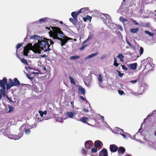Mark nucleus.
Returning <instances> with one entry per match:
<instances>
[{"mask_svg": "<svg viewBox=\"0 0 156 156\" xmlns=\"http://www.w3.org/2000/svg\"><path fill=\"white\" fill-rule=\"evenodd\" d=\"M30 39L37 40L39 47H37L33 50V51L35 53L41 54V50L44 52H48L53 48L54 43L51 39L35 35L31 36Z\"/></svg>", "mask_w": 156, "mask_h": 156, "instance_id": "obj_1", "label": "nucleus"}, {"mask_svg": "<svg viewBox=\"0 0 156 156\" xmlns=\"http://www.w3.org/2000/svg\"><path fill=\"white\" fill-rule=\"evenodd\" d=\"M50 30L49 32L50 35L53 36L54 39L59 40L62 46L65 45L68 40H72L71 38L66 36L60 29L58 27L50 26Z\"/></svg>", "mask_w": 156, "mask_h": 156, "instance_id": "obj_2", "label": "nucleus"}, {"mask_svg": "<svg viewBox=\"0 0 156 156\" xmlns=\"http://www.w3.org/2000/svg\"><path fill=\"white\" fill-rule=\"evenodd\" d=\"M20 131L18 135H9L10 138H12L14 140H17L20 139L23 135V132L25 131L27 134H29L30 133V129H26V126L24 125L22 126L19 129Z\"/></svg>", "mask_w": 156, "mask_h": 156, "instance_id": "obj_3", "label": "nucleus"}, {"mask_svg": "<svg viewBox=\"0 0 156 156\" xmlns=\"http://www.w3.org/2000/svg\"><path fill=\"white\" fill-rule=\"evenodd\" d=\"M101 14L106 18H105L104 17H102V20L104 23L107 24L111 22V18L109 15L106 14Z\"/></svg>", "mask_w": 156, "mask_h": 156, "instance_id": "obj_4", "label": "nucleus"}, {"mask_svg": "<svg viewBox=\"0 0 156 156\" xmlns=\"http://www.w3.org/2000/svg\"><path fill=\"white\" fill-rule=\"evenodd\" d=\"M84 145L86 149L87 150V152L90 151L91 148L92 147H94L93 142L90 140L86 141Z\"/></svg>", "mask_w": 156, "mask_h": 156, "instance_id": "obj_5", "label": "nucleus"}, {"mask_svg": "<svg viewBox=\"0 0 156 156\" xmlns=\"http://www.w3.org/2000/svg\"><path fill=\"white\" fill-rule=\"evenodd\" d=\"M150 60L151 62L152 60L151 58L150 57H148L147 58L142 60V64L144 65H146L145 66V69H149V67L151 66V64L149 62V61Z\"/></svg>", "mask_w": 156, "mask_h": 156, "instance_id": "obj_6", "label": "nucleus"}, {"mask_svg": "<svg viewBox=\"0 0 156 156\" xmlns=\"http://www.w3.org/2000/svg\"><path fill=\"white\" fill-rule=\"evenodd\" d=\"M7 83V79L5 77H4L3 80H0V87L2 88H6L5 85Z\"/></svg>", "mask_w": 156, "mask_h": 156, "instance_id": "obj_7", "label": "nucleus"}, {"mask_svg": "<svg viewBox=\"0 0 156 156\" xmlns=\"http://www.w3.org/2000/svg\"><path fill=\"white\" fill-rule=\"evenodd\" d=\"M9 80L10 81L12 84L13 86H17L20 85V83L17 78H14V81L11 79H10Z\"/></svg>", "mask_w": 156, "mask_h": 156, "instance_id": "obj_8", "label": "nucleus"}, {"mask_svg": "<svg viewBox=\"0 0 156 156\" xmlns=\"http://www.w3.org/2000/svg\"><path fill=\"white\" fill-rule=\"evenodd\" d=\"M109 148L111 152H115L118 150V147L115 144H112L110 145Z\"/></svg>", "mask_w": 156, "mask_h": 156, "instance_id": "obj_9", "label": "nucleus"}, {"mask_svg": "<svg viewBox=\"0 0 156 156\" xmlns=\"http://www.w3.org/2000/svg\"><path fill=\"white\" fill-rule=\"evenodd\" d=\"M49 19V18L48 17H44L41 18L39 20L35 21L34 23H45Z\"/></svg>", "mask_w": 156, "mask_h": 156, "instance_id": "obj_10", "label": "nucleus"}, {"mask_svg": "<svg viewBox=\"0 0 156 156\" xmlns=\"http://www.w3.org/2000/svg\"><path fill=\"white\" fill-rule=\"evenodd\" d=\"M102 155H103V156H108V152L106 149L103 148L99 152V156H101Z\"/></svg>", "mask_w": 156, "mask_h": 156, "instance_id": "obj_11", "label": "nucleus"}, {"mask_svg": "<svg viewBox=\"0 0 156 156\" xmlns=\"http://www.w3.org/2000/svg\"><path fill=\"white\" fill-rule=\"evenodd\" d=\"M80 13H79V11L77 12H72L71 15L75 19L76 21H77V16L78 14Z\"/></svg>", "mask_w": 156, "mask_h": 156, "instance_id": "obj_12", "label": "nucleus"}, {"mask_svg": "<svg viewBox=\"0 0 156 156\" xmlns=\"http://www.w3.org/2000/svg\"><path fill=\"white\" fill-rule=\"evenodd\" d=\"M89 8L88 7H84L80 9L79 11V13H81V12H86L87 13L88 12Z\"/></svg>", "mask_w": 156, "mask_h": 156, "instance_id": "obj_13", "label": "nucleus"}, {"mask_svg": "<svg viewBox=\"0 0 156 156\" xmlns=\"http://www.w3.org/2000/svg\"><path fill=\"white\" fill-rule=\"evenodd\" d=\"M76 114L75 112L74 113L71 112H68L67 113L66 115L69 117L71 118H73L74 116Z\"/></svg>", "mask_w": 156, "mask_h": 156, "instance_id": "obj_14", "label": "nucleus"}, {"mask_svg": "<svg viewBox=\"0 0 156 156\" xmlns=\"http://www.w3.org/2000/svg\"><path fill=\"white\" fill-rule=\"evenodd\" d=\"M137 63H135L130 64V67L132 69H135L137 67Z\"/></svg>", "mask_w": 156, "mask_h": 156, "instance_id": "obj_15", "label": "nucleus"}, {"mask_svg": "<svg viewBox=\"0 0 156 156\" xmlns=\"http://www.w3.org/2000/svg\"><path fill=\"white\" fill-rule=\"evenodd\" d=\"M88 152H87V150H86L84 148H83L82 149L81 152L83 156H86Z\"/></svg>", "mask_w": 156, "mask_h": 156, "instance_id": "obj_16", "label": "nucleus"}, {"mask_svg": "<svg viewBox=\"0 0 156 156\" xmlns=\"http://www.w3.org/2000/svg\"><path fill=\"white\" fill-rule=\"evenodd\" d=\"M98 55V52L93 53L85 58V59L92 58Z\"/></svg>", "mask_w": 156, "mask_h": 156, "instance_id": "obj_17", "label": "nucleus"}, {"mask_svg": "<svg viewBox=\"0 0 156 156\" xmlns=\"http://www.w3.org/2000/svg\"><path fill=\"white\" fill-rule=\"evenodd\" d=\"M78 91L80 92L82 94H84L85 93V90L82 87H80L78 88Z\"/></svg>", "mask_w": 156, "mask_h": 156, "instance_id": "obj_18", "label": "nucleus"}, {"mask_svg": "<svg viewBox=\"0 0 156 156\" xmlns=\"http://www.w3.org/2000/svg\"><path fill=\"white\" fill-rule=\"evenodd\" d=\"M125 148L122 147H119V150L118 151L119 153V151L122 153H123L125 151Z\"/></svg>", "mask_w": 156, "mask_h": 156, "instance_id": "obj_19", "label": "nucleus"}, {"mask_svg": "<svg viewBox=\"0 0 156 156\" xmlns=\"http://www.w3.org/2000/svg\"><path fill=\"white\" fill-rule=\"evenodd\" d=\"M98 119L99 120H100L101 122H104L105 121H104V117L103 116H101L98 114Z\"/></svg>", "mask_w": 156, "mask_h": 156, "instance_id": "obj_20", "label": "nucleus"}, {"mask_svg": "<svg viewBox=\"0 0 156 156\" xmlns=\"http://www.w3.org/2000/svg\"><path fill=\"white\" fill-rule=\"evenodd\" d=\"M88 120L87 118L85 117H83L82 118H81L80 121L81 122H82L85 123H86L87 122V121Z\"/></svg>", "mask_w": 156, "mask_h": 156, "instance_id": "obj_21", "label": "nucleus"}, {"mask_svg": "<svg viewBox=\"0 0 156 156\" xmlns=\"http://www.w3.org/2000/svg\"><path fill=\"white\" fill-rule=\"evenodd\" d=\"M10 133V130L9 129H7L5 130V135L6 136H7L8 138H10L9 136V135H11V134H9ZM12 139V138H11Z\"/></svg>", "mask_w": 156, "mask_h": 156, "instance_id": "obj_22", "label": "nucleus"}, {"mask_svg": "<svg viewBox=\"0 0 156 156\" xmlns=\"http://www.w3.org/2000/svg\"><path fill=\"white\" fill-rule=\"evenodd\" d=\"M117 57L119 58L121 62H123L124 61L123 58L124 57L122 53L119 54L118 55Z\"/></svg>", "mask_w": 156, "mask_h": 156, "instance_id": "obj_23", "label": "nucleus"}, {"mask_svg": "<svg viewBox=\"0 0 156 156\" xmlns=\"http://www.w3.org/2000/svg\"><path fill=\"white\" fill-rule=\"evenodd\" d=\"M89 151L90 152H91L92 153H95L97 152V148L92 147Z\"/></svg>", "mask_w": 156, "mask_h": 156, "instance_id": "obj_24", "label": "nucleus"}, {"mask_svg": "<svg viewBox=\"0 0 156 156\" xmlns=\"http://www.w3.org/2000/svg\"><path fill=\"white\" fill-rule=\"evenodd\" d=\"M103 146V144L102 142L98 140V149L101 148Z\"/></svg>", "mask_w": 156, "mask_h": 156, "instance_id": "obj_25", "label": "nucleus"}, {"mask_svg": "<svg viewBox=\"0 0 156 156\" xmlns=\"http://www.w3.org/2000/svg\"><path fill=\"white\" fill-rule=\"evenodd\" d=\"M139 30V29L138 28H135L134 29H131L130 30V32L132 33H136Z\"/></svg>", "mask_w": 156, "mask_h": 156, "instance_id": "obj_26", "label": "nucleus"}, {"mask_svg": "<svg viewBox=\"0 0 156 156\" xmlns=\"http://www.w3.org/2000/svg\"><path fill=\"white\" fill-rule=\"evenodd\" d=\"M120 20L122 23H124L128 21L127 19L124 18L123 17L121 16L119 18Z\"/></svg>", "mask_w": 156, "mask_h": 156, "instance_id": "obj_27", "label": "nucleus"}, {"mask_svg": "<svg viewBox=\"0 0 156 156\" xmlns=\"http://www.w3.org/2000/svg\"><path fill=\"white\" fill-rule=\"evenodd\" d=\"M69 78L70 80V82L73 85H75V82L74 79L72 78V77H71L70 76H69Z\"/></svg>", "mask_w": 156, "mask_h": 156, "instance_id": "obj_28", "label": "nucleus"}, {"mask_svg": "<svg viewBox=\"0 0 156 156\" xmlns=\"http://www.w3.org/2000/svg\"><path fill=\"white\" fill-rule=\"evenodd\" d=\"M80 99H81L83 101H85L86 102V103H87V104L89 106H90L89 103L88 101L83 96H80Z\"/></svg>", "mask_w": 156, "mask_h": 156, "instance_id": "obj_29", "label": "nucleus"}, {"mask_svg": "<svg viewBox=\"0 0 156 156\" xmlns=\"http://www.w3.org/2000/svg\"><path fill=\"white\" fill-rule=\"evenodd\" d=\"M2 89L0 90V92L4 96H5V90L6 88H2Z\"/></svg>", "mask_w": 156, "mask_h": 156, "instance_id": "obj_30", "label": "nucleus"}, {"mask_svg": "<svg viewBox=\"0 0 156 156\" xmlns=\"http://www.w3.org/2000/svg\"><path fill=\"white\" fill-rule=\"evenodd\" d=\"M9 81L10 84H7L6 85V88L7 90L9 89V88H11L13 86L12 84V83L10 81Z\"/></svg>", "mask_w": 156, "mask_h": 156, "instance_id": "obj_31", "label": "nucleus"}, {"mask_svg": "<svg viewBox=\"0 0 156 156\" xmlns=\"http://www.w3.org/2000/svg\"><path fill=\"white\" fill-rule=\"evenodd\" d=\"M80 56L78 55H75V56H71L70 59L71 60H73V59H78L80 58Z\"/></svg>", "mask_w": 156, "mask_h": 156, "instance_id": "obj_32", "label": "nucleus"}, {"mask_svg": "<svg viewBox=\"0 0 156 156\" xmlns=\"http://www.w3.org/2000/svg\"><path fill=\"white\" fill-rule=\"evenodd\" d=\"M98 76H99L98 77V80L100 82V83H102L103 81L102 78L103 76L102 75L99 74L98 75Z\"/></svg>", "mask_w": 156, "mask_h": 156, "instance_id": "obj_33", "label": "nucleus"}, {"mask_svg": "<svg viewBox=\"0 0 156 156\" xmlns=\"http://www.w3.org/2000/svg\"><path fill=\"white\" fill-rule=\"evenodd\" d=\"M144 32L146 34H148L149 35L153 37L154 35V34L153 33H151L150 32H149V31H147V30L145 31Z\"/></svg>", "mask_w": 156, "mask_h": 156, "instance_id": "obj_34", "label": "nucleus"}, {"mask_svg": "<svg viewBox=\"0 0 156 156\" xmlns=\"http://www.w3.org/2000/svg\"><path fill=\"white\" fill-rule=\"evenodd\" d=\"M69 20L70 22H71L73 24H75L76 22H77L76 20L74 19V18H70L69 19Z\"/></svg>", "mask_w": 156, "mask_h": 156, "instance_id": "obj_35", "label": "nucleus"}, {"mask_svg": "<svg viewBox=\"0 0 156 156\" xmlns=\"http://www.w3.org/2000/svg\"><path fill=\"white\" fill-rule=\"evenodd\" d=\"M113 65L116 67H118L119 65L118 63H117V61L115 58H114Z\"/></svg>", "mask_w": 156, "mask_h": 156, "instance_id": "obj_36", "label": "nucleus"}, {"mask_svg": "<svg viewBox=\"0 0 156 156\" xmlns=\"http://www.w3.org/2000/svg\"><path fill=\"white\" fill-rule=\"evenodd\" d=\"M126 42L127 43V44H128V45L131 48H135V47L133 45H132L130 43V42H129V41H128V40H127L126 41Z\"/></svg>", "mask_w": 156, "mask_h": 156, "instance_id": "obj_37", "label": "nucleus"}, {"mask_svg": "<svg viewBox=\"0 0 156 156\" xmlns=\"http://www.w3.org/2000/svg\"><path fill=\"white\" fill-rule=\"evenodd\" d=\"M9 111L8 112H11L13 110V108L11 106H9Z\"/></svg>", "mask_w": 156, "mask_h": 156, "instance_id": "obj_38", "label": "nucleus"}, {"mask_svg": "<svg viewBox=\"0 0 156 156\" xmlns=\"http://www.w3.org/2000/svg\"><path fill=\"white\" fill-rule=\"evenodd\" d=\"M143 51L144 49L142 47H140L139 51V53L140 55L143 54Z\"/></svg>", "mask_w": 156, "mask_h": 156, "instance_id": "obj_39", "label": "nucleus"}, {"mask_svg": "<svg viewBox=\"0 0 156 156\" xmlns=\"http://www.w3.org/2000/svg\"><path fill=\"white\" fill-rule=\"evenodd\" d=\"M87 46V44H85L83 45L82 47H81L79 48L80 50V51L83 50Z\"/></svg>", "mask_w": 156, "mask_h": 156, "instance_id": "obj_40", "label": "nucleus"}, {"mask_svg": "<svg viewBox=\"0 0 156 156\" xmlns=\"http://www.w3.org/2000/svg\"><path fill=\"white\" fill-rule=\"evenodd\" d=\"M21 61L22 62L25 64H27V62L26 60L24 58H22L21 59Z\"/></svg>", "mask_w": 156, "mask_h": 156, "instance_id": "obj_41", "label": "nucleus"}, {"mask_svg": "<svg viewBox=\"0 0 156 156\" xmlns=\"http://www.w3.org/2000/svg\"><path fill=\"white\" fill-rule=\"evenodd\" d=\"M93 37V34H89L88 37L87 39L88 41L90 40Z\"/></svg>", "mask_w": 156, "mask_h": 156, "instance_id": "obj_42", "label": "nucleus"}, {"mask_svg": "<svg viewBox=\"0 0 156 156\" xmlns=\"http://www.w3.org/2000/svg\"><path fill=\"white\" fill-rule=\"evenodd\" d=\"M121 66H122V68L125 71H127L128 70L127 68L126 67V66L124 65H121Z\"/></svg>", "mask_w": 156, "mask_h": 156, "instance_id": "obj_43", "label": "nucleus"}, {"mask_svg": "<svg viewBox=\"0 0 156 156\" xmlns=\"http://www.w3.org/2000/svg\"><path fill=\"white\" fill-rule=\"evenodd\" d=\"M118 92L121 95H122L124 93V92L123 90H118Z\"/></svg>", "mask_w": 156, "mask_h": 156, "instance_id": "obj_44", "label": "nucleus"}, {"mask_svg": "<svg viewBox=\"0 0 156 156\" xmlns=\"http://www.w3.org/2000/svg\"><path fill=\"white\" fill-rule=\"evenodd\" d=\"M117 71L118 72V75L120 77H122L123 76V75L124 74L123 73H121L118 70H117Z\"/></svg>", "mask_w": 156, "mask_h": 156, "instance_id": "obj_45", "label": "nucleus"}, {"mask_svg": "<svg viewBox=\"0 0 156 156\" xmlns=\"http://www.w3.org/2000/svg\"><path fill=\"white\" fill-rule=\"evenodd\" d=\"M22 46V44L21 43L17 45L16 46V48L17 49H18L20 48Z\"/></svg>", "mask_w": 156, "mask_h": 156, "instance_id": "obj_46", "label": "nucleus"}, {"mask_svg": "<svg viewBox=\"0 0 156 156\" xmlns=\"http://www.w3.org/2000/svg\"><path fill=\"white\" fill-rule=\"evenodd\" d=\"M26 76L30 80H32L33 78V77H30V75L29 74H27L26 75Z\"/></svg>", "mask_w": 156, "mask_h": 156, "instance_id": "obj_47", "label": "nucleus"}, {"mask_svg": "<svg viewBox=\"0 0 156 156\" xmlns=\"http://www.w3.org/2000/svg\"><path fill=\"white\" fill-rule=\"evenodd\" d=\"M131 94H132L135 95H137L140 94H141V93L140 94V93L139 94H137V93L134 92L133 91L131 93Z\"/></svg>", "mask_w": 156, "mask_h": 156, "instance_id": "obj_48", "label": "nucleus"}, {"mask_svg": "<svg viewBox=\"0 0 156 156\" xmlns=\"http://www.w3.org/2000/svg\"><path fill=\"white\" fill-rule=\"evenodd\" d=\"M102 14V13H100L99 14H98V18H101V19H102V17H104V16L102 15H101V14Z\"/></svg>", "mask_w": 156, "mask_h": 156, "instance_id": "obj_49", "label": "nucleus"}, {"mask_svg": "<svg viewBox=\"0 0 156 156\" xmlns=\"http://www.w3.org/2000/svg\"><path fill=\"white\" fill-rule=\"evenodd\" d=\"M82 111L86 113H87L89 112L88 110L87 109H86L85 108H83Z\"/></svg>", "mask_w": 156, "mask_h": 156, "instance_id": "obj_50", "label": "nucleus"}, {"mask_svg": "<svg viewBox=\"0 0 156 156\" xmlns=\"http://www.w3.org/2000/svg\"><path fill=\"white\" fill-rule=\"evenodd\" d=\"M39 113L40 114V116L42 117L43 115H44V114L43 113V112L42 111H39Z\"/></svg>", "mask_w": 156, "mask_h": 156, "instance_id": "obj_51", "label": "nucleus"}, {"mask_svg": "<svg viewBox=\"0 0 156 156\" xmlns=\"http://www.w3.org/2000/svg\"><path fill=\"white\" fill-rule=\"evenodd\" d=\"M137 80H133L130 81V82L132 83H135L136 82Z\"/></svg>", "mask_w": 156, "mask_h": 156, "instance_id": "obj_52", "label": "nucleus"}, {"mask_svg": "<svg viewBox=\"0 0 156 156\" xmlns=\"http://www.w3.org/2000/svg\"><path fill=\"white\" fill-rule=\"evenodd\" d=\"M70 104H71V105H72V108H74V102H73V101H71L70 102Z\"/></svg>", "mask_w": 156, "mask_h": 156, "instance_id": "obj_53", "label": "nucleus"}, {"mask_svg": "<svg viewBox=\"0 0 156 156\" xmlns=\"http://www.w3.org/2000/svg\"><path fill=\"white\" fill-rule=\"evenodd\" d=\"M133 22L136 25H137L138 24V23L134 20H133Z\"/></svg>", "mask_w": 156, "mask_h": 156, "instance_id": "obj_54", "label": "nucleus"}, {"mask_svg": "<svg viewBox=\"0 0 156 156\" xmlns=\"http://www.w3.org/2000/svg\"><path fill=\"white\" fill-rule=\"evenodd\" d=\"M36 126H37V124L36 123L34 124H33L32 125V126H31V128L35 127H36Z\"/></svg>", "mask_w": 156, "mask_h": 156, "instance_id": "obj_55", "label": "nucleus"}, {"mask_svg": "<svg viewBox=\"0 0 156 156\" xmlns=\"http://www.w3.org/2000/svg\"><path fill=\"white\" fill-rule=\"evenodd\" d=\"M121 135L124 138H125V139L127 138V136L126 135H125L124 134H121Z\"/></svg>", "mask_w": 156, "mask_h": 156, "instance_id": "obj_56", "label": "nucleus"}, {"mask_svg": "<svg viewBox=\"0 0 156 156\" xmlns=\"http://www.w3.org/2000/svg\"><path fill=\"white\" fill-rule=\"evenodd\" d=\"M94 144H95V146L97 147H98V141H95L94 142Z\"/></svg>", "mask_w": 156, "mask_h": 156, "instance_id": "obj_57", "label": "nucleus"}, {"mask_svg": "<svg viewBox=\"0 0 156 156\" xmlns=\"http://www.w3.org/2000/svg\"><path fill=\"white\" fill-rule=\"evenodd\" d=\"M47 56L45 54H44L43 55H41V57L42 58H45Z\"/></svg>", "mask_w": 156, "mask_h": 156, "instance_id": "obj_58", "label": "nucleus"}, {"mask_svg": "<svg viewBox=\"0 0 156 156\" xmlns=\"http://www.w3.org/2000/svg\"><path fill=\"white\" fill-rule=\"evenodd\" d=\"M43 113L44 114V115H46L47 114V111H45L44 112H43Z\"/></svg>", "mask_w": 156, "mask_h": 156, "instance_id": "obj_59", "label": "nucleus"}, {"mask_svg": "<svg viewBox=\"0 0 156 156\" xmlns=\"http://www.w3.org/2000/svg\"><path fill=\"white\" fill-rule=\"evenodd\" d=\"M88 41H89L87 39L86 40H85V41H84L83 43V44H84V43H86Z\"/></svg>", "mask_w": 156, "mask_h": 156, "instance_id": "obj_60", "label": "nucleus"}, {"mask_svg": "<svg viewBox=\"0 0 156 156\" xmlns=\"http://www.w3.org/2000/svg\"><path fill=\"white\" fill-rule=\"evenodd\" d=\"M143 12V10L142 9H140L139 11L140 13H141Z\"/></svg>", "mask_w": 156, "mask_h": 156, "instance_id": "obj_61", "label": "nucleus"}, {"mask_svg": "<svg viewBox=\"0 0 156 156\" xmlns=\"http://www.w3.org/2000/svg\"><path fill=\"white\" fill-rule=\"evenodd\" d=\"M28 69H30V70H31V69H32V68L31 67H28Z\"/></svg>", "mask_w": 156, "mask_h": 156, "instance_id": "obj_62", "label": "nucleus"}, {"mask_svg": "<svg viewBox=\"0 0 156 156\" xmlns=\"http://www.w3.org/2000/svg\"><path fill=\"white\" fill-rule=\"evenodd\" d=\"M2 98V95L1 93H0V100Z\"/></svg>", "mask_w": 156, "mask_h": 156, "instance_id": "obj_63", "label": "nucleus"}, {"mask_svg": "<svg viewBox=\"0 0 156 156\" xmlns=\"http://www.w3.org/2000/svg\"><path fill=\"white\" fill-rule=\"evenodd\" d=\"M59 23L61 24H63V23L62 21H60L59 22Z\"/></svg>", "mask_w": 156, "mask_h": 156, "instance_id": "obj_64", "label": "nucleus"}]
</instances>
